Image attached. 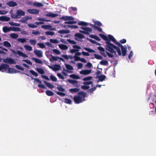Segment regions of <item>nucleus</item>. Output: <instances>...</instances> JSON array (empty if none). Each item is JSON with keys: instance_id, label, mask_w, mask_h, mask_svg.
Instances as JSON below:
<instances>
[{"instance_id": "1", "label": "nucleus", "mask_w": 156, "mask_h": 156, "mask_svg": "<svg viewBox=\"0 0 156 156\" xmlns=\"http://www.w3.org/2000/svg\"><path fill=\"white\" fill-rule=\"evenodd\" d=\"M105 43L106 44V46L107 48L106 50L109 51L112 54H114L115 55H116V53L114 49H115L119 55H121V52L120 48L119 47L115 46L110 42L111 40L108 39L105 40Z\"/></svg>"}, {"instance_id": "2", "label": "nucleus", "mask_w": 156, "mask_h": 156, "mask_svg": "<svg viewBox=\"0 0 156 156\" xmlns=\"http://www.w3.org/2000/svg\"><path fill=\"white\" fill-rule=\"evenodd\" d=\"M78 95L73 97V100L75 104H78L85 100V98L87 97V93L83 91H80L78 93Z\"/></svg>"}, {"instance_id": "3", "label": "nucleus", "mask_w": 156, "mask_h": 156, "mask_svg": "<svg viewBox=\"0 0 156 156\" xmlns=\"http://www.w3.org/2000/svg\"><path fill=\"white\" fill-rule=\"evenodd\" d=\"M81 29L83 30H80V32L84 34L88 35L90 34V33L92 32V29L88 27H81Z\"/></svg>"}, {"instance_id": "4", "label": "nucleus", "mask_w": 156, "mask_h": 156, "mask_svg": "<svg viewBox=\"0 0 156 156\" xmlns=\"http://www.w3.org/2000/svg\"><path fill=\"white\" fill-rule=\"evenodd\" d=\"M117 45L119 47H120L122 50V55L123 56H126L127 52V48L125 45V47L122 45H121L119 42H117Z\"/></svg>"}, {"instance_id": "5", "label": "nucleus", "mask_w": 156, "mask_h": 156, "mask_svg": "<svg viewBox=\"0 0 156 156\" xmlns=\"http://www.w3.org/2000/svg\"><path fill=\"white\" fill-rule=\"evenodd\" d=\"M3 62L5 63L11 64L16 63L15 61L12 58H7L5 59H3Z\"/></svg>"}, {"instance_id": "6", "label": "nucleus", "mask_w": 156, "mask_h": 156, "mask_svg": "<svg viewBox=\"0 0 156 156\" xmlns=\"http://www.w3.org/2000/svg\"><path fill=\"white\" fill-rule=\"evenodd\" d=\"M67 81L70 84H72L74 86L76 87H78L79 85L78 84V81L75 80L68 79Z\"/></svg>"}, {"instance_id": "7", "label": "nucleus", "mask_w": 156, "mask_h": 156, "mask_svg": "<svg viewBox=\"0 0 156 156\" xmlns=\"http://www.w3.org/2000/svg\"><path fill=\"white\" fill-rule=\"evenodd\" d=\"M27 11L29 13L33 14H38L40 12L39 10L37 9H27Z\"/></svg>"}, {"instance_id": "8", "label": "nucleus", "mask_w": 156, "mask_h": 156, "mask_svg": "<svg viewBox=\"0 0 156 156\" xmlns=\"http://www.w3.org/2000/svg\"><path fill=\"white\" fill-rule=\"evenodd\" d=\"M48 67L51 69H52L53 71H56L59 70L61 68V66L59 65H55L54 67L52 66H48Z\"/></svg>"}, {"instance_id": "9", "label": "nucleus", "mask_w": 156, "mask_h": 156, "mask_svg": "<svg viewBox=\"0 0 156 156\" xmlns=\"http://www.w3.org/2000/svg\"><path fill=\"white\" fill-rule=\"evenodd\" d=\"M34 80L37 83L39 84L38 85V87H39L41 88L42 89H45L46 88V87L44 85L41 84L42 82L39 79L37 78H34Z\"/></svg>"}, {"instance_id": "10", "label": "nucleus", "mask_w": 156, "mask_h": 156, "mask_svg": "<svg viewBox=\"0 0 156 156\" xmlns=\"http://www.w3.org/2000/svg\"><path fill=\"white\" fill-rule=\"evenodd\" d=\"M73 47L74 48L76 49H72L71 50L70 52L72 53L78 51H79L78 49L81 48V47L80 46L77 45H73Z\"/></svg>"}, {"instance_id": "11", "label": "nucleus", "mask_w": 156, "mask_h": 156, "mask_svg": "<svg viewBox=\"0 0 156 156\" xmlns=\"http://www.w3.org/2000/svg\"><path fill=\"white\" fill-rule=\"evenodd\" d=\"M34 53L39 58H41L42 57L43 54L42 52L41 51L38 50H36L34 51Z\"/></svg>"}, {"instance_id": "12", "label": "nucleus", "mask_w": 156, "mask_h": 156, "mask_svg": "<svg viewBox=\"0 0 156 156\" xmlns=\"http://www.w3.org/2000/svg\"><path fill=\"white\" fill-rule=\"evenodd\" d=\"M91 70H83L80 72V73L83 75H88L91 73Z\"/></svg>"}, {"instance_id": "13", "label": "nucleus", "mask_w": 156, "mask_h": 156, "mask_svg": "<svg viewBox=\"0 0 156 156\" xmlns=\"http://www.w3.org/2000/svg\"><path fill=\"white\" fill-rule=\"evenodd\" d=\"M32 18L31 17H30L28 16H25L22 18L21 20H20V21L22 23H26V21L29 20H31Z\"/></svg>"}, {"instance_id": "14", "label": "nucleus", "mask_w": 156, "mask_h": 156, "mask_svg": "<svg viewBox=\"0 0 156 156\" xmlns=\"http://www.w3.org/2000/svg\"><path fill=\"white\" fill-rule=\"evenodd\" d=\"M108 39L112 41L115 44L117 45V42H118L116 41L114 37L113 36L110 34H109L108 35Z\"/></svg>"}, {"instance_id": "15", "label": "nucleus", "mask_w": 156, "mask_h": 156, "mask_svg": "<svg viewBox=\"0 0 156 156\" xmlns=\"http://www.w3.org/2000/svg\"><path fill=\"white\" fill-rule=\"evenodd\" d=\"M10 20V18L6 16H1L0 17V20L3 21H8Z\"/></svg>"}, {"instance_id": "16", "label": "nucleus", "mask_w": 156, "mask_h": 156, "mask_svg": "<svg viewBox=\"0 0 156 156\" xmlns=\"http://www.w3.org/2000/svg\"><path fill=\"white\" fill-rule=\"evenodd\" d=\"M16 13L18 16H24L25 15V12L23 11L20 10H18L16 11Z\"/></svg>"}, {"instance_id": "17", "label": "nucleus", "mask_w": 156, "mask_h": 156, "mask_svg": "<svg viewBox=\"0 0 156 156\" xmlns=\"http://www.w3.org/2000/svg\"><path fill=\"white\" fill-rule=\"evenodd\" d=\"M7 69H8V72L9 73H16V70L13 68H9V67Z\"/></svg>"}, {"instance_id": "18", "label": "nucleus", "mask_w": 156, "mask_h": 156, "mask_svg": "<svg viewBox=\"0 0 156 156\" xmlns=\"http://www.w3.org/2000/svg\"><path fill=\"white\" fill-rule=\"evenodd\" d=\"M8 65L4 63H2L0 66V71H1L2 69L5 70L8 68Z\"/></svg>"}, {"instance_id": "19", "label": "nucleus", "mask_w": 156, "mask_h": 156, "mask_svg": "<svg viewBox=\"0 0 156 156\" xmlns=\"http://www.w3.org/2000/svg\"><path fill=\"white\" fill-rule=\"evenodd\" d=\"M97 77L99 79L98 82L99 81L102 82L105 79L106 76L105 75H101V76H98Z\"/></svg>"}, {"instance_id": "20", "label": "nucleus", "mask_w": 156, "mask_h": 156, "mask_svg": "<svg viewBox=\"0 0 156 156\" xmlns=\"http://www.w3.org/2000/svg\"><path fill=\"white\" fill-rule=\"evenodd\" d=\"M44 83L46 84V86L48 88L51 89L54 88V86L52 84H51V83H48L45 81H44Z\"/></svg>"}, {"instance_id": "21", "label": "nucleus", "mask_w": 156, "mask_h": 156, "mask_svg": "<svg viewBox=\"0 0 156 156\" xmlns=\"http://www.w3.org/2000/svg\"><path fill=\"white\" fill-rule=\"evenodd\" d=\"M74 36L80 39H83L85 38L84 35L80 33L75 34Z\"/></svg>"}, {"instance_id": "22", "label": "nucleus", "mask_w": 156, "mask_h": 156, "mask_svg": "<svg viewBox=\"0 0 156 156\" xmlns=\"http://www.w3.org/2000/svg\"><path fill=\"white\" fill-rule=\"evenodd\" d=\"M45 16L48 17H50L52 18L58 16V14H55L51 12L48 14H47L45 15Z\"/></svg>"}, {"instance_id": "23", "label": "nucleus", "mask_w": 156, "mask_h": 156, "mask_svg": "<svg viewBox=\"0 0 156 156\" xmlns=\"http://www.w3.org/2000/svg\"><path fill=\"white\" fill-rule=\"evenodd\" d=\"M7 5L10 7H14L17 5V3L15 2L12 1L9 2Z\"/></svg>"}, {"instance_id": "24", "label": "nucleus", "mask_w": 156, "mask_h": 156, "mask_svg": "<svg viewBox=\"0 0 156 156\" xmlns=\"http://www.w3.org/2000/svg\"><path fill=\"white\" fill-rule=\"evenodd\" d=\"M10 30L13 31H19L20 30V29L18 27H10Z\"/></svg>"}, {"instance_id": "25", "label": "nucleus", "mask_w": 156, "mask_h": 156, "mask_svg": "<svg viewBox=\"0 0 156 156\" xmlns=\"http://www.w3.org/2000/svg\"><path fill=\"white\" fill-rule=\"evenodd\" d=\"M33 5L36 7H41L43 6V5L41 3L37 2H35L33 3Z\"/></svg>"}, {"instance_id": "26", "label": "nucleus", "mask_w": 156, "mask_h": 156, "mask_svg": "<svg viewBox=\"0 0 156 156\" xmlns=\"http://www.w3.org/2000/svg\"><path fill=\"white\" fill-rule=\"evenodd\" d=\"M59 47L60 49L63 50H66L68 48L67 45L63 44L59 45Z\"/></svg>"}, {"instance_id": "27", "label": "nucleus", "mask_w": 156, "mask_h": 156, "mask_svg": "<svg viewBox=\"0 0 156 156\" xmlns=\"http://www.w3.org/2000/svg\"><path fill=\"white\" fill-rule=\"evenodd\" d=\"M2 30L4 32L6 33L8 32L11 31L10 27H3Z\"/></svg>"}, {"instance_id": "28", "label": "nucleus", "mask_w": 156, "mask_h": 156, "mask_svg": "<svg viewBox=\"0 0 156 156\" xmlns=\"http://www.w3.org/2000/svg\"><path fill=\"white\" fill-rule=\"evenodd\" d=\"M69 76L70 78L73 79H80V77L79 76L75 74L70 75Z\"/></svg>"}, {"instance_id": "29", "label": "nucleus", "mask_w": 156, "mask_h": 156, "mask_svg": "<svg viewBox=\"0 0 156 156\" xmlns=\"http://www.w3.org/2000/svg\"><path fill=\"white\" fill-rule=\"evenodd\" d=\"M58 32L61 34H68L69 32V31L68 30H60L58 31Z\"/></svg>"}, {"instance_id": "30", "label": "nucleus", "mask_w": 156, "mask_h": 156, "mask_svg": "<svg viewBox=\"0 0 156 156\" xmlns=\"http://www.w3.org/2000/svg\"><path fill=\"white\" fill-rule=\"evenodd\" d=\"M93 21L95 25H97L99 27L101 26L102 25L101 23L98 21L95 20H93Z\"/></svg>"}, {"instance_id": "31", "label": "nucleus", "mask_w": 156, "mask_h": 156, "mask_svg": "<svg viewBox=\"0 0 156 156\" xmlns=\"http://www.w3.org/2000/svg\"><path fill=\"white\" fill-rule=\"evenodd\" d=\"M3 45L7 47L10 48L11 47V45L10 43L7 41H5L3 43Z\"/></svg>"}, {"instance_id": "32", "label": "nucleus", "mask_w": 156, "mask_h": 156, "mask_svg": "<svg viewBox=\"0 0 156 156\" xmlns=\"http://www.w3.org/2000/svg\"><path fill=\"white\" fill-rule=\"evenodd\" d=\"M45 93L47 95L50 96H52L54 94V93L53 92L49 90H46Z\"/></svg>"}, {"instance_id": "33", "label": "nucleus", "mask_w": 156, "mask_h": 156, "mask_svg": "<svg viewBox=\"0 0 156 156\" xmlns=\"http://www.w3.org/2000/svg\"><path fill=\"white\" fill-rule=\"evenodd\" d=\"M36 70L38 73L41 74H43L44 73V70L41 68H37Z\"/></svg>"}, {"instance_id": "34", "label": "nucleus", "mask_w": 156, "mask_h": 156, "mask_svg": "<svg viewBox=\"0 0 156 156\" xmlns=\"http://www.w3.org/2000/svg\"><path fill=\"white\" fill-rule=\"evenodd\" d=\"M10 37L13 39H16L18 37V35L15 33H12L10 35Z\"/></svg>"}, {"instance_id": "35", "label": "nucleus", "mask_w": 156, "mask_h": 156, "mask_svg": "<svg viewBox=\"0 0 156 156\" xmlns=\"http://www.w3.org/2000/svg\"><path fill=\"white\" fill-rule=\"evenodd\" d=\"M51 58L50 59V61L51 62H52V61H56L58 59V56H54L52 55H51Z\"/></svg>"}, {"instance_id": "36", "label": "nucleus", "mask_w": 156, "mask_h": 156, "mask_svg": "<svg viewBox=\"0 0 156 156\" xmlns=\"http://www.w3.org/2000/svg\"><path fill=\"white\" fill-rule=\"evenodd\" d=\"M78 24L79 25L86 26H87L88 23L83 21H80L78 23Z\"/></svg>"}, {"instance_id": "37", "label": "nucleus", "mask_w": 156, "mask_h": 156, "mask_svg": "<svg viewBox=\"0 0 156 156\" xmlns=\"http://www.w3.org/2000/svg\"><path fill=\"white\" fill-rule=\"evenodd\" d=\"M24 47L26 49L27 51H31L32 50V47L30 46L26 45H24Z\"/></svg>"}, {"instance_id": "38", "label": "nucleus", "mask_w": 156, "mask_h": 156, "mask_svg": "<svg viewBox=\"0 0 156 156\" xmlns=\"http://www.w3.org/2000/svg\"><path fill=\"white\" fill-rule=\"evenodd\" d=\"M69 91L71 92H77L79 90V89L77 88H71L69 89Z\"/></svg>"}, {"instance_id": "39", "label": "nucleus", "mask_w": 156, "mask_h": 156, "mask_svg": "<svg viewBox=\"0 0 156 156\" xmlns=\"http://www.w3.org/2000/svg\"><path fill=\"white\" fill-rule=\"evenodd\" d=\"M90 24V25L93 26L94 27V28L95 29H97V30H98L99 32H102V29L101 28L99 27H98L95 26V25L91 24Z\"/></svg>"}, {"instance_id": "40", "label": "nucleus", "mask_w": 156, "mask_h": 156, "mask_svg": "<svg viewBox=\"0 0 156 156\" xmlns=\"http://www.w3.org/2000/svg\"><path fill=\"white\" fill-rule=\"evenodd\" d=\"M32 59L34 60V61L37 63H39L40 64H42V61L38 58H33Z\"/></svg>"}, {"instance_id": "41", "label": "nucleus", "mask_w": 156, "mask_h": 156, "mask_svg": "<svg viewBox=\"0 0 156 156\" xmlns=\"http://www.w3.org/2000/svg\"><path fill=\"white\" fill-rule=\"evenodd\" d=\"M94 55L95 58L97 59L100 60L103 58L100 55L95 54Z\"/></svg>"}, {"instance_id": "42", "label": "nucleus", "mask_w": 156, "mask_h": 156, "mask_svg": "<svg viewBox=\"0 0 156 156\" xmlns=\"http://www.w3.org/2000/svg\"><path fill=\"white\" fill-rule=\"evenodd\" d=\"M57 89L59 91L64 92L65 91V89L62 87L61 85H60L57 87Z\"/></svg>"}, {"instance_id": "43", "label": "nucleus", "mask_w": 156, "mask_h": 156, "mask_svg": "<svg viewBox=\"0 0 156 156\" xmlns=\"http://www.w3.org/2000/svg\"><path fill=\"white\" fill-rule=\"evenodd\" d=\"M65 66L66 68L68 70H72L73 69V67L70 65L66 64Z\"/></svg>"}, {"instance_id": "44", "label": "nucleus", "mask_w": 156, "mask_h": 156, "mask_svg": "<svg viewBox=\"0 0 156 156\" xmlns=\"http://www.w3.org/2000/svg\"><path fill=\"white\" fill-rule=\"evenodd\" d=\"M12 52L15 54H18L20 56H22L23 53V52L19 51H17V52L15 51H13Z\"/></svg>"}, {"instance_id": "45", "label": "nucleus", "mask_w": 156, "mask_h": 156, "mask_svg": "<svg viewBox=\"0 0 156 156\" xmlns=\"http://www.w3.org/2000/svg\"><path fill=\"white\" fill-rule=\"evenodd\" d=\"M64 101L65 103L69 104H71L72 103L71 100L70 99H68L67 98H66L64 99Z\"/></svg>"}, {"instance_id": "46", "label": "nucleus", "mask_w": 156, "mask_h": 156, "mask_svg": "<svg viewBox=\"0 0 156 156\" xmlns=\"http://www.w3.org/2000/svg\"><path fill=\"white\" fill-rule=\"evenodd\" d=\"M99 35L105 41L108 40V38L106 35L102 34H99Z\"/></svg>"}, {"instance_id": "47", "label": "nucleus", "mask_w": 156, "mask_h": 156, "mask_svg": "<svg viewBox=\"0 0 156 156\" xmlns=\"http://www.w3.org/2000/svg\"><path fill=\"white\" fill-rule=\"evenodd\" d=\"M96 89V87H94L89 89H88V90L87 91V92L90 94L92 93Z\"/></svg>"}, {"instance_id": "48", "label": "nucleus", "mask_w": 156, "mask_h": 156, "mask_svg": "<svg viewBox=\"0 0 156 156\" xmlns=\"http://www.w3.org/2000/svg\"><path fill=\"white\" fill-rule=\"evenodd\" d=\"M84 49L85 50L89 52H94L95 51L94 50L90 49V48H87L86 47L84 48Z\"/></svg>"}, {"instance_id": "49", "label": "nucleus", "mask_w": 156, "mask_h": 156, "mask_svg": "<svg viewBox=\"0 0 156 156\" xmlns=\"http://www.w3.org/2000/svg\"><path fill=\"white\" fill-rule=\"evenodd\" d=\"M90 87L88 86H86V85H82L81 86V88L84 90H88L90 88Z\"/></svg>"}, {"instance_id": "50", "label": "nucleus", "mask_w": 156, "mask_h": 156, "mask_svg": "<svg viewBox=\"0 0 156 156\" xmlns=\"http://www.w3.org/2000/svg\"><path fill=\"white\" fill-rule=\"evenodd\" d=\"M50 78L51 80L55 82L57 80L55 76L52 75H51Z\"/></svg>"}, {"instance_id": "51", "label": "nucleus", "mask_w": 156, "mask_h": 156, "mask_svg": "<svg viewBox=\"0 0 156 156\" xmlns=\"http://www.w3.org/2000/svg\"><path fill=\"white\" fill-rule=\"evenodd\" d=\"M108 63V62L107 61L104 60L101 61L100 63L101 65H103L104 66L107 65Z\"/></svg>"}, {"instance_id": "52", "label": "nucleus", "mask_w": 156, "mask_h": 156, "mask_svg": "<svg viewBox=\"0 0 156 156\" xmlns=\"http://www.w3.org/2000/svg\"><path fill=\"white\" fill-rule=\"evenodd\" d=\"M92 78V76H88L87 77L84 78L83 79V80L84 81H87L89 80H91Z\"/></svg>"}, {"instance_id": "53", "label": "nucleus", "mask_w": 156, "mask_h": 156, "mask_svg": "<svg viewBox=\"0 0 156 156\" xmlns=\"http://www.w3.org/2000/svg\"><path fill=\"white\" fill-rule=\"evenodd\" d=\"M30 72L35 77L37 76L38 75V73L34 70H30Z\"/></svg>"}, {"instance_id": "54", "label": "nucleus", "mask_w": 156, "mask_h": 156, "mask_svg": "<svg viewBox=\"0 0 156 156\" xmlns=\"http://www.w3.org/2000/svg\"><path fill=\"white\" fill-rule=\"evenodd\" d=\"M37 45H38L39 47L41 48H43L45 47V45L43 43H38Z\"/></svg>"}, {"instance_id": "55", "label": "nucleus", "mask_w": 156, "mask_h": 156, "mask_svg": "<svg viewBox=\"0 0 156 156\" xmlns=\"http://www.w3.org/2000/svg\"><path fill=\"white\" fill-rule=\"evenodd\" d=\"M28 26L31 28H37V26L34 25V24H32L31 23H29L28 25Z\"/></svg>"}, {"instance_id": "56", "label": "nucleus", "mask_w": 156, "mask_h": 156, "mask_svg": "<svg viewBox=\"0 0 156 156\" xmlns=\"http://www.w3.org/2000/svg\"><path fill=\"white\" fill-rule=\"evenodd\" d=\"M67 27L71 28L72 29H76L78 28V26L76 25H67Z\"/></svg>"}, {"instance_id": "57", "label": "nucleus", "mask_w": 156, "mask_h": 156, "mask_svg": "<svg viewBox=\"0 0 156 156\" xmlns=\"http://www.w3.org/2000/svg\"><path fill=\"white\" fill-rule=\"evenodd\" d=\"M45 33L47 35H51L52 36L55 34L54 32L52 31H47L45 32Z\"/></svg>"}, {"instance_id": "58", "label": "nucleus", "mask_w": 156, "mask_h": 156, "mask_svg": "<svg viewBox=\"0 0 156 156\" xmlns=\"http://www.w3.org/2000/svg\"><path fill=\"white\" fill-rule=\"evenodd\" d=\"M17 40L19 42H21L22 43H23L26 42L25 38H19Z\"/></svg>"}, {"instance_id": "59", "label": "nucleus", "mask_w": 156, "mask_h": 156, "mask_svg": "<svg viewBox=\"0 0 156 156\" xmlns=\"http://www.w3.org/2000/svg\"><path fill=\"white\" fill-rule=\"evenodd\" d=\"M50 41L51 42L54 44H57L59 42L56 39H51L50 40Z\"/></svg>"}, {"instance_id": "60", "label": "nucleus", "mask_w": 156, "mask_h": 156, "mask_svg": "<svg viewBox=\"0 0 156 156\" xmlns=\"http://www.w3.org/2000/svg\"><path fill=\"white\" fill-rule=\"evenodd\" d=\"M51 26L50 25H43L41 26V28L44 29H49Z\"/></svg>"}, {"instance_id": "61", "label": "nucleus", "mask_w": 156, "mask_h": 156, "mask_svg": "<svg viewBox=\"0 0 156 156\" xmlns=\"http://www.w3.org/2000/svg\"><path fill=\"white\" fill-rule=\"evenodd\" d=\"M29 42L31 44L33 45H35L36 43V41L35 40H30Z\"/></svg>"}, {"instance_id": "62", "label": "nucleus", "mask_w": 156, "mask_h": 156, "mask_svg": "<svg viewBox=\"0 0 156 156\" xmlns=\"http://www.w3.org/2000/svg\"><path fill=\"white\" fill-rule=\"evenodd\" d=\"M53 51L56 55H59L61 53L59 51L56 49H53Z\"/></svg>"}, {"instance_id": "63", "label": "nucleus", "mask_w": 156, "mask_h": 156, "mask_svg": "<svg viewBox=\"0 0 156 156\" xmlns=\"http://www.w3.org/2000/svg\"><path fill=\"white\" fill-rule=\"evenodd\" d=\"M22 61L28 64L31 65L32 64V62L29 60L27 59L22 60Z\"/></svg>"}, {"instance_id": "64", "label": "nucleus", "mask_w": 156, "mask_h": 156, "mask_svg": "<svg viewBox=\"0 0 156 156\" xmlns=\"http://www.w3.org/2000/svg\"><path fill=\"white\" fill-rule=\"evenodd\" d=\"M92 83H93V82L91 81H86V82H84L83 83V84L84 85H86L92 84Z\"/></svg>"}]
</instances>
